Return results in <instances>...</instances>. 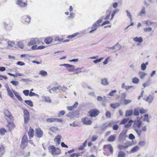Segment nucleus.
Instances as JSON below:
<instances>
[{
	"instance_id": "obj_1",
	"label": "nucleus",
	"mask_w": 157,
	"mask_h": 157,
	"mask_svg": "<svg viewBox=\"0 0 157 157\" xmlns=\"http://www.w3.org/2000/svg\"><path fill=\"white\" fill-rule=\"evenodd\" d=\"M49 152L54 155H59L61 153V150L59 148H56L54 145L50 146L48 147Z\"/></svg>"
},
{
	"instance_id": "obj_2",
	"label": "nucleus",
	"mask_w": 157,
	"mask_h": 157,
	"mask_svg": "<svg viewBox=\"0 0 157 157\" xmlns=\"http://www.w3.org/2000/svg\"><path fill=\"white\" fill-rule=\"evenodd\" d=\"M88 113L91 117H95L100 113L99 111L96 109H93L90 110Z\"/></svg>"
},
{
	"instance_id": "obj_3",
	"label": "nucleus",
	"mask_w": 157,
	"mask_h": 157,
	"mask_svg": "<svg viewBox=\"0 0 157 157\" xmlns=\"http://www.w3.org/2000/svg\"><path fill=\"white\" fill-rule=\"evenodd\" d=\"M127 132V130H123L120 133L119 136V140L120 141H122L126 139V138L127 137L126 133Z\"/></svg>"
},
{
	"instance_id": "obj_4",
	"label": "nucleus",
	"mask_w": 157,
	"mask_h": 157,
	"mask_svg": "<svg viewBox=\"0 0 157 157\" xmlns=\"http://www.w3.org/2000/svg\"><path fill=\"white\" fill-rule=\"evenodd\" d=\"M59 66H63L67 69V71L69 72H72L74 71L75 69V66L73 65L69 64H60Z\"/></svg>"
},
{
	"instance_id": "obj_5",
	"label": "nucleus",
	"mask_w": 157,
	"mask_h": 157,
	"mask_svg": "<svg viewBox=\"0 0 157 157\" xmlns=\"http://www.w3.org/2000/svg\"><path fill=\"white\" fill-rule=\"evenodd\" d=\"M24 123L26 124L29 120V113L28 111L26 109L24 110Z\"/></svg>"
},
{
	"instance_id": "obj_6",
	"label": "nucleus",
	"mask_w": 157,
	"mask_h": 157,
	"mask_svg": "<svg viewBox=\"0 0 157 157\" xmlns=\"http://www.w3.org/2000/svg\"><path fill=\"white\" fill-rule=\"evenodd\" d=\"M133 127L134 129H136L138 128H140L141 127L142 122V121L140 120H138L137 121H133Z\"/></svg>"
},
{
	"instance_id": "obj_7",
	"label": "nucleus",
	"mask_w": 157,
	"mask_h": 157,
	"mask_svg": "<svg viewBox=\"0 0 157 157\" xmlns=\"http://www.w3.org/2000/svg\"><path fill=\"white\" fill-rule=\"evenodd\" d=\"M40 41L37 38H32L28 43V45L30 46L35 44H39Z\"/></svg>"
},
{
	"instance_id": "obj_8",
	"label": "nucleus",
	"mask_w": 157,
	"mask_h": 157,
	"mask_svg": "<svg viewBox=\"0 0 157 157\" xmlns=\"http://www.w3.org/2000/svg\"><path fill=\"white\" fill-rule=\"evenodd\" d=\"M4 115L8 117L10 120H13V117L12 116L11 113L7 109H5L4 110Z\"/></svg>"
},
{
	"instance_id": "obj_9",
	"label": "nucleus",
	"mask_w": 157,
	"mask_h": 157,
	"mask_svg": "<svg viewBox=\"0 0 157 157\" xmlns=\"http://www.w3.org/2000/svg\"><path fill=\"white\" fill-rule=\"evenodd\" d=\"M36 136L39 138L41 137L43 135V132L40 128H38L36 130Z\"/></svg>"
},
{
	"instance_id": "obj_10",
	"label": "nucleus",
	"mask_w": 157,
	"mask_h": 157,
	"mask_svg": "<svg viewBox=\"0 0 157 157\" xmlns=\"http://www.w3.org/2000/svg\"><path fill=\"white\" fill-rule=\"evenodd\" d=\"M82 121L84 124L88 125H91L92 123V121L88 119L87 117H85L82 119Z\"/></svg>"
},
{
	"instance_id": "obj_11",
	"label": "nucleus",
	"mask_w": 157,
	"mask_h": 157,
	"mask_svg": "<svg viewBox=\"0 0 157 157\" xmlns=\"http://www.w3.org/2000/svg\"><path fill=\"white\" fill-rule=\"evenodd\" d=\"M101 84L104 86H107L109 84L108 79L106 78L101 79Z\"/></svg>"
},
{
	"instance_id": "obj_12",
	"label": "nucleus",
	"mask_w": 157,
	"mask_h": 157,
	"mask_svg": "<svg viewBox=\"0 0 157 157\" xmlns=\"http://www.w3.org/2000/svg\"><path fill=\"white\" fill-rule=\"evenodd\" d=\"M12 121L13 120H11L10 121H8V124L7 126L8 127L10 130H12L15 126L14 124Z\"/></svg>"
},
{
	"instance_id": "obj_13",
	"label": "nucleus",
	"mask_w": 157,
	"mask_h": 157,
	"mask_svg": "<svg viewBox=\"0 0 157 157\" xmlns=\"http://www.w3.org/2000/svg\"><path fill=\"white\" fill-rule=\"evenodd\" d=\"M104 148H107L111 154L113 153V149L112 145L110 144L105 145L104 146Z\"/></svg>"
},
{
	"instance_id": "obj_14",
	"label": "nucleus",
	"mask_w": 157,
	"mask_h": 157,
	"mask_svg": "<svg viewBox=\"0 0 157 157\" xmlns=\"http://www.w3.org/2000/svg\"><path fill=\"white\" fill-rule=\"evenodd\" d=\"M4 25L5 29L8 30H11L13 27V24L10 23H4Z\"/></svg>"
},
{
	"instance_id": "obj_15",
	"label": "nucleus",
	"mask_w": 157,
	"mask_h": 157,
	"mask_svg": "<svg viewBox=\"0 0 157 157\" xmlns=\"http://www.w3.org/2000/svg\"><path fill=\"white\" fill-rule=\"evenodd\" d=\"M61 136L60 135H58L56 136V137L54 139V141L56 142L58 145L60 144L61 142Z\"/></svg>"
},
{
	"instance_id": "obj_16",
	"label": "nucleus",
	"mask_w": 157,
	"mask_h": 157,
	"mask_svg": "<svg viewBox=\"0 0 157 157\" xmlns=\"http://www.w3.org/2000/svg\"><path fill=\"white\" fill-rule=\"evenodd\" d=\"M154 99V96L151 95H149L146 99V101L148 103H151Z\"/></svg>"
},
{
	"instance_id": "obj_17",
	"label": "nucleus",
	"mask_w": 157,
	"mask_h": 157,
	"mask_svg": "<svg viewBox=\"0 0 157 157\" xmlns=\"http://www.w3.org/2000/svg\"><path fill=\"white\" fill-rule=\"evenodd\" d=\"M133 111L132 109H130L126 111L125 116L126 117H129L132 115Z\"/></svg>"
},
{
	"instance_id": "obj_18",
	"label": "nucleus",
	"mask_w": 157,
	"mask_h": 157,
	"mask_svg": "<svg viewBox=\"0 0 157 157\" xmlns=\"http://www.w3.org/2000/svg\"><path fill=\"white\" fill-rule=\"evenodd\" d=\"M17 4L20 7H25L27 5L25 2H23L21 1V0H18L17 2Z\"/></svg>"
},
{
	"instance_id": "obj_19",
	"label": "nucleus",
	"mask_w": 157,
	"mask_h": 157,
	"mask_svg": "<svg viewBox=\"0 0 157 157\" xmlns=\"http://www.w3.org/2000/svg\"><path fill=\"white\" fill-rule=\"evenodd\" d=\"M22 18L25 20V22L27 23H29L30 22L31 17L29 16H24L22 17Z\"/></svg>"
},
{
	"instance_id": "obj_20",
	"label": "nucleus",
	"mask_w": 157,
	"mask_h": 157,
	"mask_svg": "<svg viewBox=\"0 0 157 157\" xmlns=\"http://www.w3.org/2000/svg\"><path fill=\"white\" fill-rule=\"evenodd\" d=\"M28 135L30 139L32 138L33 136L34 130L31 128L30 127L29 131L28 132Z\"/></svg>"
},
{
	"instance_id": "obj_21",
	"label": "nucleus",
	"mask_w": 157,
	"mask_h": 157,
	"mask_svg": "<svg viewBox=\"0 0 157 157\" xmlns=\"http://www.w3.org/2000/svg\"><path fill=\"white\" fill-rule=\"evenodd\" d=\"M133 40L135 42L141 43L143 41V39L141 37H138L136 36L133 38Z\"/></svg>"
},
{
	"instance_id": "obj_22",
	"label": "nucleus",
	"mask_w": 157,
	"mask_h": 157,
	"mask_svg": "<svg viewBox=\"0 0 157 157\" xmlns=\"http://www.w3.org/2000/svg\"><path fill=\"white\" fill-rule=\"evenodd\" d=\"M62 89V87L60 86H58L56 87H54L52 88V90L53 92L57 93L58 90H60Z\"/></svg>"
},
{
	"instance_id": "obj_23",
	"label": "nucleus",
	"mask_w": 157,
	"mask_h": 157,
	"mask_svg": "<svg viewBox=\"0 0 157 157\" xmlns=\"http://www.w3.org/2000/svg\"><path fill=\"white\" fill-rule=\"evenodd\" d=\"M52 41V39L51 37H49L46 38L44 40V42L47 44H51Z\"/></svg>"
},
{
	"instance_id": "obj_24",
	"label": "nucleus",
	"mask_w": 157,
	"mask_h": 157,
	"mask_svg": "<svg viewBox=\"0 0 157 157\" xmlns=\"http://www.w3.org/2000/svg\"><path fill=\"white\" fill-rule=\"evenodd\" d=\"M139 147L137 146H136L133 148L131 150L130 152L131 153H134L136 152L139 149Z\"/></svg>"
},
{
	"instance_id": "obj_25",
	"label": "nucleus",
	"mask_w": 157,
	"mask_h": 157,
	"mask_svg": "<svg viewBox=\"0 0 157 157\" xmlns=\"http://www.w3.org/2000/svg\"><path fill=\"white\" fill-rule=\"evenodd\" d=\"M5 152V148L4 146H0V157H1Z\"/></svg>"
},
{
	"instance_id": "obj_26",
	"label": "nucleus",
	"mask_w": 157,
	"mask_h": 157,
	"mask_svg": "<svg viewBox=\"0 0 157 157\" xmlns=\"http://www.w3.org/2000/svg\"><path fill=\"white\" fill-rule=\"evenodd\" d=\"M119 9H116L115 10L113 11L112 13L111 14V19H110V20H112L113 19L115 14L116 13H118L119 12Z\"/></svg>"
},
{
	"instance_id": "obj_27",
	"label": "nucleus",
	"mask_w": 157,
	"mask_h": 157,
	"mask_svg": "<svg viewBox=\"0 0 157 157\" xmlns=\"http://www.w3.org/2000/svg\"><path fill=\"white\" fill-rule=\"evenodd\" d=\"M133 122V121L132 120H130L129 121L128 123L125 124L124 125V127L125 128H128L130 127L132 125V123Z\"/></svg>"
},
{
	"instance_id": "obj_28",
	"label": "nucleus",
	"mask_w": 157,
	"mask_h": 157,
	"mask_svg": "<svg viewBox=\"0 0 157 157\" xmlns=\"http://www.w3.org/2000/svg\"><path fill=\"white\" fill-rule=\"evenodd\" d=\"M146 13L145 11V8L144 6L143 7L140 11L139 13V16H142L143 15H145Z\"/></svg>"
},
{
	"instance_id": "obj_29",
	"label": "nucleus",
	"mask_w": 157,
	"mask_h": 157,
	"mask_svg": "<svg viewBox=\"0 0 157 157\" xmlns=\"http://www.w3.org/2000/svg\"><path fill=\"white\" fill-rule=\"evenodd\" d=\"M97 24L96 23H95L93 25L92 27V30H90L89 32V33H92L94 31L96 30L97 29Z\"/></svg>"
},
{
	"instance_id": "obj_30",
	"label": "nucleus",
	"mask_w": 157,
	"mask_h": 157,
	"mask_svg": "<svg viewBox=\"0 0 157 157\" xmlns=\"http://www.w3.org/2000/svg\"><path fill=\"white\" fill-rule=\"evenodd\" d=\"M155 24V22H152L150 20H147L145 21V24L147 26H151L153 24Z\"/></svg>"
},
{
	"instance_id": "obj_31",
	"label": "nucleus",
	"mask_w": 157,
	"mask_h": 157,
	"mask_svg": "<svg viewBox=\"0 0 157 157\" xmlns=\"http://www.w3.org/2000/svg\"><path fill=\"white\" fill-rule=\"evenodd\" d=\"M39 74L40 75L42 76H46L47 75V72L44 70H41L40 71Z\"/></svg>"
},
{
	"instance_id": "obj_32",
	"label": "nucleus",
	"mask_w": 157,
	"mask_h": 157,
	"mask_svg": "<svg viewBox=\"0 0 157 157\" xmlns=\"http://www.w3.org/2000/svg\"><path fill=\"white\" fill-rule=\"evenodd\" d=\"M115 137L113 135H111L108 138V141L109 142H113L115 140Z\"/></svg>"
},
{
	"instance_id": "obj_33",
	"label": "nucleus",
	"mask_w": 157,
	"mask_h": 157,
	"mask_svg": "<svg viewBox=\"0 0 157 157\" xmlns=\"http://www.w3.org/2000/svg\"><path fill=\"white\" fill-rule=\"evenodd\" d=\"M25 102L30 107H33V102L31 101L30 100H25Z\"/></svg>"
},
{
	"instance_id": "obj_34",
	"label": "nucleus",
	"mask_w": 157,
	"mask_h": 157,
	"mask_svg": "<svg viewBox=\"0 0 157 157\" xmlns=\"http://www.w3.org/2000/svg\"><path fill=\"white\" fill-rule=\"evenodd\" d=\"M128 146H124L121 145H119L118 146V148L120 150L124 149H126L128 148Z\"/></svg>"
},
{
	"instance_id": "obj_35",
	"label": "nucleus",
	"mask_w": 157,
	"mask_h": 157,
	"mask_svg": "<svg viewBox=\"0 0 157 157\" xmlns=\"http://www.w3.org/2000/svg\"><path fill=\"white\" fill-rule=\"evenodd\" d=\"M132 81L133 83L137 84L139 81V79L137 77H134L132 78Z\"/></svg>"
},
{
	"instance_id": "obj_36",
	"label": "nucleus",
	"mask_w": 157,
	"mask_h": 157,
	"mask_svg": "<svg viewBox=\"0 0 157 157\" xmlns=\"http://www.w3.org/2000/svg\"><path fill=\"white\" fill-rule=\"evenodd\" d=\"M108 127L107 125V123H106L102 124L101 126V130L102 131L105 130Z\"/></svg>"
},
{
	"instance_id": "obj_37",
	"label": "nucleus",
	"mask_w": 157,
	"mask_h": 157,
	"mask_svg": "<svg viewBox=\"0 0 157 157\" xmlns=\"http://www.w3.org/2000/svg\"><path fill=\"white\" fill-rule=\"evenodd\" d=\"M125 154L122 151L119 152L118 155V157H125Z\"/></svg>"
},
{
	"instance_id": "obj_38",
	"label": "nucleus",
	"mask_w": 157,
	"mask_h": 157,
	"mask_svg": "<svg viewBox=\"0 0 157 157\" xmlns=\"http://www.w3.org/2000/svg\"><path fill=\"white\" fill-rule=\"evenodd\" d=\"M139 75L141 78H143L146 75V74L144 72L140 71L139 73Z\"/></svg>"
},
{
	"instance_id": "obj_39",
	"label": "nucleus",
	"mask_w": 157,
	"mask_h": 157,
	"mask_svg": "<svg viewBox=\"0 0 157 157\" xmlns=\"http://www.w3.org/2000/svg\"><path fill=\"white\" fill-rule=\"evenodd\" d=\"M81 68H77L75 69L74 71H76L75 73H74L73 74H78L79 73L81 72Z\"/></svg>"
},
{
	"instance_id": "obj_40",
	"label": "nucleus",
	"mask_w": 157,
	"mask_h": 157,
	"mask_svg": "<svg viewBox=\"0 0 157 157\" xmlns=\"http://www.w3.org/2000/svg\"><path fill=\"white\" fill-rule=\"evenodd\" d=\"M27 143L21 142V147L22 149H24L27 146Z\"/></svg>"
},
{
	"instance_id": "obj_41",
	"label": "nucleus",
	"mask_w": 157,
	"mask_h": 157,
	"mask_svg": "<svg viewBox=\"0 0 157 157\" xmlns=\"http://www.w3.org/2000/svg\"><path fill=\"white\" fill-rule=\"evenodd\" d=\"M18 46L19 47L23 49L24 47V45L22 42L20 41L18 43Z\"/></svg>"
},
{
	"instance_id": "obj_42",
	"label": "nucleus",
	"mask_w": 157,
	"mask_h": 157,
	"mask_svg": "<svg viewBox=\"0 0 157 157\" xmlns=\"http://www.w3.org/2000/svg\"><path fill=\"white\" fill-rule=\"evenodd\" d=\"M152 30V28L151 27H148L144 29V31L145 32H149Z\"/></svg>"
},
{
	"instance_id": "obj_43",
	"label": "nucleus",
	"mask_w": 157,
	"mask_h": 157,
	"mask_svg": "<svg viewBox=\"0 0 157 157\" xmlns=\"http://www.w3.org/2000/svg\"><path fill=\"white\" fill-rule=\"evenodd\" d=\"M29 96L30 97L35 96L38 98H39V96L38 94L32 92H30L29 93Z\"/></svg>"
},
{
	"instance_id": "obj_44",
	"label": "nucleus",
	"mask_w": 157,
	"mask_h": 157,
	"mask_svg": "<svg viewBox=\"0 0 157 157\" xmlns=\"http://www.w3.org/2000/svg\"><path fill=\"white\" fill-rule=\"evenodd\" d=\"M21 142H28L27 137L26 136L24 135L22 137Z\"/></svg>"
},
{
	"instance_id": "obj_45",
	"label": "nucleus",
	"mask_w": 157,
	"mask_h": 157,
	"mask_svg": "<svg viewBox=\"0 0 157 157\" xmlns=\"http://www.w3.org/2000/svg\"><path fill=\"white\" fill-rule=\"evenodd\" d=\"M56 118H48L46 121L47 122L49 123L55 121Z\"/></svg>"
},
{
	"instance_id": "obj_46",
	"label": "nucleus",
	"mask_w": 157,
	"mask_h": 157,
	"mask_svg": "<svg viewBox=\"0 0 157 157\" xmlns=\"http://www.w3.org/2000/svg\"><path fill=\"white\" fill-rule=\"evenodd\" d=\"M8 95L11 98H13L14 95L13 93L10 89L7 90Z\"/></svg>"
},
{
	"instance_id": "obj_47",
	"label": "nucleus",
	"mask_w": 157,
	"mask_h": 157,
	"mask_svg": "<svg viewBox=\"0 0 157 157\" xmlns=\"http://www.w3.org/2000/svg\"><path fill=\"white\" fill-rule=\"evenodd\" d=\"M134 115L135 116H138L139 115V110L138 109H135L133 113Z\"/></svg>"
},
{
	"instance_id": "obj_48",
	"label": "nucleus",
	"mask_w": 157,
	"mask_h": 157,
	"mask_svg": "<svg viewBox=\"0 0 157 157\" xmlns=\"http://www.w3.org/2000/svg\"><path fill=\"white\" fill-rule=\"evenodd\" d=\"M116 49L117 50L116 51H117L119 50L121 48V47H122L121 45V44H119L118 43H117L116 44Z\"/></svg>"
},
{
	"instance_id": "obj_49",
	"label": "nucleus",
	"mask_w": 157,
	"mask_h": 157,
	"mask_svg": "<svg viewBox=\"0 0 157 157\" xmlns=\"http://www.w3.org/2000/svg\"><path fill=\"white\" fill-rule=\"evenodd\" d=\"M126 12L127 13V16L130 18L131 21H132V16L129 10H126Z\"/></svg>"
},
{
	"instance_id": "obj_50",
	"label": "nucleus",
	"mask_w": 157,
	"mask_h": 157,
	"mask_svg": "<svg viewBox=\"0 0 157 157\" xmlns=\"http://www.w3.org/2000/svg\"><path fill=\"white\" fill-rule=\"evenodd\" d=\"M6 132L5 129L2 128L0 129V134L1 135H4L5 133Z\"/></svg>"
},
{
	"instance_id": "obj_51",
	"label": "nucleus",
	"mask_w": 157,
	"mask_h": 157,
	"mask_svg": "<svg viewBox=\"0 0 157 157\" xmlns=\"http://www.w3.org/2000/svg\"><path fill=\"white\" fill-rule=\"evenodd\" d=\"M115 123V122L114 121H111L109 122V123L107 124V125L108 126V127H111L112 126H113L114 124Z\"/></svg>"
},
{
	"instance_id": "obj_52",
	"label": "nucleus",
	"mask_w": 157,
	"mask_h": 157,
	"mask_svg": "<svg viewBox=\"0 0 157 157\" xmlns=\"http://www.w3.org/2000/svg\"><path fill=\"white\" fill-rule=\"evenodd\" d=\"M132 101L130 100H126L125 99L123 100V103L125 105L130 103Z\"/></svg>"
},
{
	"instance_id": "obj_53",
	"label": "nucleus",
	"mask_w": 157,
	"mask_h": 157,
	"mask_svg": "<svg viewBox=\"0 0 157 157\" xmlns=\"http://www.w3.org/2000/svg\"><path fill=\"white\" fill-rule=\"evenodd\" d=\"M10 82L14 86H17L19 84V82L18 81L15 80L11 81Z\"/></svg>"
},
{
	"instance_id": "obj_54",
	"label": "nucleus",
	"mask_w": 157,
	"mask_h": 157,
	"mask_svg": "<svg viewBox=\"0 0 157 157\" xmlns=\"http://www.w3.org/2000/svg\"><path fill=\"white\" fill-rule=\"evenodd\" d=\"M79 33H75L74 34H73L69 36H67V38H73L75 36H76L77 35H78Z\"/></svg>"
},
{
	"instance_id": "obj_55",
	"label": "nucleus",
	"mask_w": 157,
	"mask_h": 157,
	"mask_svg": "<svg viewBox=\"0 0 157 157\" xmlns=\"http://www.w3.org/2000/svg\"><path fill=\"white\" fill-rule=\"evenodd\" d=\"M128 118H124L123 119L120 123L121 124H125L128 120Z\"/></svg>"
},
{
	"instance_id": "obj_56",
	"label": "nucleus",
	"mask_w": 157,
	"mask_h": 157,
	"mask_svg": "<svg viewBox=\"0 0 157 157\" xmlns=\"http://www.w3.org/2000/svg\"><path fill=\"white\" fill-rule=\"evenodd\" d=\"M146 68V66L144 63H143L141 64V69L142 71H144Z\"/></svg>"
},
{
	"instance_id": "obj_57",
	"label": "nucleus",
	"mask_w": 157,
	"mask_h": 157,
	"mask_svg": "<svg viewBox=\"0 0 157 157\" xmlns=\"http://www.w3.org/2000/svg\"><path fill=\"white\" fill-rule=\"evenodd\" d=\"M144 121L149 122V120L148 118V114H145L144 116Z\"/></svg>"
},
{
	"instance_id": "obj_58",
	"label": "nucleus",
	"mask_w": 157,
	"mask_h": 157,
	"mask_svg": "<svg viewBox=\"0 0 157 157\" xmlns=\"http://www.w3.org/2000/svg\"><path fill=\"white\" fill-rule=\"evenodd\" d=\"M117 92V90H114L111 91L109 93L108 95L110 96H114V94Z\"/></svg>"
},
{
	"instance_id": "obj_59",
	"label": "nucleus",
	"mask_w": 157,
	"mask_h": 157,
	"mask_svg": "<svg viewBox=\"0 0 157 157\" xmlns=\"http://www.w3.org/2000/svg\"><path fill=\"white\" fill-rule=\"evenodd\" d=\"M23 93L26 96H28L29 95V90H25L23 91Z\"/></svg>"
},
{
	"instance_id": "obj_60",
	"label": "nucleus",
	"mask_w": 157,
	"mask_h": 157,
	"mask_svg": "<svg viewBox=\"0 0 157 157\" xmlns=\"http://www.w3.org/2000/svg\"><path fill=\"white\" fill-rule=\"evenodd\" d=\"M105 116L107 118H110L111 116V114L108 111H107L105 113Z\"/></svg>"
},
{
	"instance_id": "obj_61",
	"label": "nucleus",
	"mask_w": 157,
	"mask_h": 157,
	"mask_svg": "<svg viewBox=\"0 0 157 157\" xmlns=\"http://www.w3.org/2000/svg\"><path fill=\"white\" fill-rule=\"evenodd\" d=\"M134 130L137 133V134L139 136L140 135L141 133V131L140 130H139L138 129V128L134 129Z\"/></svg>"
},
{
	"instance_id": "obj_62",
	"label": "nucleus",
	"mask_w": 157,
	"mask_h": 157,
	"mask_svg": "<svg viewBox=\"0 0 157 157\" xmlns=\"http://www.w3.org/2000/svg\"><path fill=\"white\" fill-rule=\"evenodd\" d=\"M45 101L48 102H51V100L50 97H44Z\"/></svg>"
},
{
	"instance_id": "obj_63",
	"label": "nucleus",
	"mask_w": 157,
	"mask_h": 157,
	"mask_svg": "<svg viewBox=\"0 0 157 157\" xmlns=\"http://www.w3.org/2000/svg\"><path fill=\"white\" fill-rule=\"evenodd\" d=\"M147 111V110L144 109L143 108H141L140 110V112L141 114L144 113H146Z\"/></svg>"
},
{
	"instance_id": "obj_64",
	"label": "nucleus",
	"mask_w": 157,
	"mask_h": 157,
	"mask_svg": "<svg viewBox=\"0 0 157 157\" xmlns=\"http://www.w3.org/2000/svg\"><path fill=\"white\" fill-rule=\"evenodd\" d=\"M98 137L97 136H92L91 141L93 142L95 141L98 138Z\"/></svg>"
}]
</instances>
